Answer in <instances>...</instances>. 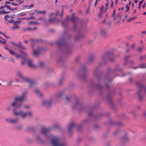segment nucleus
Segmentation results:
<instances>
[{"label": "nucleus", "instance_id": "f257e3e1", "mask_svg": "<svg viewBox=\"0 0 146 146\" xmlns=\"http://www.w3.org/2000/svg\"><path fill=\"white\" fill-rule=\"evenodd\" d=\"M27 98L25 94H23L19 97L15 98V102H13L12 105L13 107H15L16 108L20 107L22 105V102L25 100Z\"/></svg>", "mask_w": 146, "mask_h": 146}, {"label": "nucleus", "instance_id": "f03ea898", "mask_svg": "<svg viewBox=\"0 0 146 146\" xmlns=\"http://www.w3.org/2000/svg\"><path fill=\"white\" fill-rule=\"evenodd\" d=\"M107 58L111 62L113 61L115 58L113 54L111 52L104 54L101 56V60L102 62L105 63Z\"/></svg>", "mask_w": 146, "mask_h": 146}, {"label": "nucleus", "instance_id": "7ed1b4c3", "mask_svg": "<svg viewBox=\"0 0 146 146\" xmlns=\"http://www.w3.org/2000/svg\"><path fill=\"white\" fill-rule=\"evenodd\" d=\"M52 144L53 146H66L65 143L56 137L52 138Z\"/></svg>", "mask_w": 146, "mask_h": 146}, {"label": "nucleus", "instance_id": "20e7f679", "mask_svg": "<svg viewBox=\"0 0 146 146\" xmlns=\"http://www.w3.org/2000/svg\"><path fill=\"white\" fill-rule=\"evenodd\" d=\"M17 74L20 78H22L24 81L29 82L30 83V87H31L32 85H34L35 84V83L31 81L30 79L28 78L24 77H23L21 73L18 71L17 72Z\"/></svg>", "mask_w": 146, "mask_h": 146}, {"label": "nucleus", "instance_id": "39448f33", "mask_svg": "<svg viewBox=\"0 0 146 146\" xmlns=\"http://www.w3.org/2000/svg\"><path fill=\"white\" fill-rule=\"evenodd\" d=\"M19 51L20 52L21 55H17L15 52L13 51L10 50L9 51L10 53L12 54V55L15 56L17 57V58H22L24 60H26L27 58V55L26 53L20 50H19Z\"/></svg>", "mask_w": 146, "mask_h": 146}, {"label": "nucleus", "instance_id": "423d86ee", "mask_svg": "<svg viewBox=\"0 0 146 146\" xmlns=\"http://www.w3.org/2000/svg\"><path fill=\"white\" fill-rule=\"evenodd\" d=\"M136 85L139 88V90L137 92V93L139 94L141 92L143 91L146 92V88L143 86V84L139 82H137Z\"/></svg>", "mask_w": 146, "mask_h": 146}, {"label": "nucleus", "instance_id": "0eeeda50", "mask_svg": "<svg viewBox=\"0 0 146 146\" xmlns=\"http://www.w3.org/2000/svg\"><path fill=\"white\" fill-rule=\"evenodd\" d=\"M43 50V48L42 47H40L39 46L37 48V50H34L33 49V53L34 55L36 56L40 53V51Z\"/></svg>", "mask_w": 146, "mask_h": 146}, {"label": "nucleus", "instance_id": "6e6552de", "mask_svg": "<svg viewBox=\"0 0 146 146\" xmlns=\"http://www.w3.org/2000/svg\"><path fill=\"white\" fill-rule=\"evenodd\" d=\"M78 19V17H75L74 14V13H73L72 15V20L74 23V28L75 29H76L77 27V25L75 24V22L77 21Z\"/></svg>", "mask_w": 146, "mask_h": 146}, {"label": "nucleus", "instance_id": "1a4fd4ad", "mask_svg": "<svg viewBox=\"0 0 146 146\" xmlns=\"http://www.w3.org/2000/svg\"><path fill=\"white\" fill-rule=\"evenodd\" d=\"M51 101H48L46 100L43 101L42 102V105L46 107H49L51 105Z\"/></svg>", "mask_w": 146, "mask_h": 146}, {"label": "nucleus", "instance_id": "9d476101", "mask_svg": "<svg viewBox=\"0 0 146 146\" xmlns=\"http://www.w3.org/2000/svg\"><path fill=\"white\" fill-rule=\"evenodd\" d=\"M20 23V22L19 21H17L14 22L13 23L14 26L12 28V29L15 30L16 29H17L19 28V27L17 25Z\"/></svg>", "mask_w": 146, "mask_h": 146}, {"label": "nucleus", "instance_id": "9b49d317", "mask_svg": "<svg viewBox=\"0 0 146 146\" xmlns=\"http://www.w3.org/2000/svg\"><path fill=\"white\" fill-rule=\"evenodd\" d=\"M15 2H12L11 3V4L12 5L15 6H18L20 4L22 3L23 1L21 0H15Z\"/></svg>", "mask_w": 146, "mask_h": 146}, {"label": "nucleus", "instance_id": "f8f14e48", "mask_svg": "<svg viewBox=\"0 0 146 146\" xmlns=\"http://www.w3.org/2000/svg\"><path fill=\"white\" fill-rule=\"evenodd\" d=\"M56 43L57 44L60 46L62 45H65V39H63L61 40L60 41H58L56 42Z\"/></svg>", "mask_w": 146, "mask_h": 146}, {"label": "nucleus", "instance_id": "ddd939ff", "mask_svg": "<svg viewBox=\"0 0 146 146\" xmlns=\"http://www.w3.org/2000/svg\"><path fill=\"white\" fill-rule=\"evenodd\" d=\"M28 65L31 67L35 68L36 67V66L33 63V61L31 59H29L28 60Z\"/></svg>", "mask_w": 146, "mask_h": 146}, {"label": "nucleus", "instance_id": "4468645a", "mask_svg": "<svg viewBox=\"0 0 146 146\" xmlns=\"http://www.w3.org/2000/svg\"><path fill=\"white\" fill-rule=\"evenodd\" d=\"M19 44H17L16 43L13 42H11V43L12 44H13L17 46L18 47H19V48H22L23 49L25 50L26 48L25 47H23L22 46L21 43L20 42H19Z\"/></svg>", "mask_w": 146, "mask_h": 146}, {"label": "nucleus", "instance_id": "2eb2a0df", "mask_svg": "<svg viewBox=\"0 0 146 146\" xmlns=\"http://www.w3.org/2000/svg\"><path fill=\"white\" fill-rule=\"evenodd\" d=\"M32 114V113L31 111H29L28 112L25 113H22L21 115L22 117L23 118H24L25 117L27 116H31Z\"/></svg>", "mask_w": 146, "mask_h": 146}, {"label": "nucleus", "instance_id": "dca6fc26", "mask_svg": "<svg viewBox=\"0 0 146 146\" xmlns=\"http://www.w3.org/2000/svg\"><path fill=\"white\" fill-rule=\"evenodd\" d=\"M42 133L45 135V136H46L47 133H48L49 132V129L44 128H42Z\"/></svg>", "mask_w": 146, "mask_h": 146}, {"label": "nucleus", "instance_id": "f3484780", "mask_svg": "<svg viewBox=\"0 0 146 146\" xmlns=\"http://www.w3.org/2000/svg\"><path fill=\"white\" fill-rule=\"evenodd\" d=\"M16 109H14L13 110L14 114L15 115H22V113H23L22 111H21L19 112L16 111Z\"/></svg>", "mask_w": 146, "mask_h": 146}, {"label": "nucleus", "instance_id": "a211bd4d", "mask_svg": "<svg viewBox=\"0 0 146 146\" xmlns=\"http://www.w3.org/2000/svg\"><path fill=\"white\" fill-rule=\"evenodd\" d=\"M74 124L73 122L70 123L69 125H68V129L70 131H71L72 129L74 127Z\"/></svg>", "mask_w": 146, "mask_h": 146}, {"label": "nucleus", "instance_id": "6ab92c4d", "mask_svg": "<svg viewBox=\"0 0 146 146\" xmlns=\"http://www.w3.org/2000/svg\"><path fill=\"white\" fill-rule=\"evenodd\" d=\"M31 46L33 48V47L35 45V44L38 42V40H34L33 39H31Z\"/></svg>", "mask_w": 146, "mask_h": 146}, {"label": "nucleus", "instance_id": "aec40b11", "mask_svg": "<svg viewBox=\"0 0 146 146\" xmlns=\"http://www.w3.org/2000/svg\"><path fill=\"white\" fill-rule=\"evenodd\" d=\"M19 120L18 118H16L14 119H11L9 122L11 123H17L19 122Z\"/></svg>", "mask_w": 146, "mask_h": 146}, {"label": "nucleus", "instance_id": "412c9836", "mask_svg": "<svg viewBox=\"0 0 146 146\" xmlns=\"http://www.w3.org/2000/svg\"><path fill=\"white\" fill-rule=\"evenodd\" d=\"M37 29V28L35 27L33 28H28L24 29V31H35Z\"/></svg>", "mask_w": 146, "mask_h": 146}, {"label": "nucleus", "instance_id": "4be33fe9", "mask_svg": "<svg viewBox=\"0 0 146 146\" xmlns=\"http://www.w3.org/2000/svg\"><path fill=\"white\" fill-rule=\"evenodd\" d=\"M62 25L64 27L66 26L68 24V20H66L62 22Z\"/></svg>", "mask_w": 146, "mask_h": 146}, {"label": "nucleus", "instance_id": "5701e85b", "mask_svg": "<svg viewBox=\"0 0 146 146\" xmlns=\"http://www.w3.org/2000/svg\"><path fill=\"white\" fill-rule=\"evenodd\" d=\"M35 92L36 94L38 96L41 97L42 96V94L40 92L39 90L38 89H36L35 90Z\"/></svg>", "mask_w": 146, "mask_h": 146}, {"label": "nucleus", "instance_id": "b1692460", "mask_svg": "<svg viewBox=\"0 0 146 146\" xmlns=\"http://www.w3.org/2000/svg\"><path fill=\"white\" fill-rule=\"evenodd\" d=\"M36 12L37 13H38V14H42L43 15H44L46 13V11H36Z\"/></svg>", "mask_w": 146, "mask_h": 146}, {"label": "nucleus", "instance_id": "393cba45", "mask_svg": "<svg viewBox=\"0 0 146 146\" xmlns=\"http://www.w3.org/2000/svg\"><path fill=\"white\" fill-rule=\"evenodd\" d=\"M9 13V12L5 11L3 10L0 11V15H2V14H5Z\"/></svg>", "mask_w": 146, "mask_h": 146}, {"label": "nucleus", "instance_id": "a878e982", "mask_svg": "<svg viewBox=\"0 0 146 146\" xmlns=\"http://www.w3.org/2000/svg\"><path fill=\"white\" fill-rule=\"evenodd\" d=\"M122 139L124 142H126L127 141L128 139L126 137H123L122 138Z\"/></svg>", "mask_w": 146, "mask_h": 146}, {"label": "nucleus", "instance_id": "bb28decb", "mask_svg": "<svg viewBox=\"0 0 146 146\" xmlns=\"http://www.w3.org/2000/svg\"><path fill=\"white\" fill-rule=\"evenodd\" d=\"M130 57V56H126L124 59L125 61V62L126 63L127 62L128 60V59Z\"/></svg>", "mask_w": 146, "mask_h": 146}, {"label": "nucleus", "instance_id": "cd10ccee", "mask_svg": "<svg viewBox=\"0 0 146 146\" xmlns=\"http://www.w3.org/2000/svg\"><path fill=\"white\" fill-rule=\"evenodd\" d=\"M8 18L10 19V16L8 15H6L4 17L5 19L7 21H8Z\"/></svg>", "mask_w": 146, "mask_h": 146}, {"label": "nucleus", "instance_id": "c85d7f7f", "mask_svg": "<svg viewBox=\"0 0 146 146\" xmlns=\"http://www.w3.org/2000/svg\"><path fill=\"white\" fill-rule=\"evenodd\" d=\"M140 67L142 68H146V65L144 64H142L140 65Z\"/></svg>", "mask_w": 146, "mask_h": 146}, {"label": "nucleus", "instance_id": "c756f323", "mask_svg": "<svg viewBox=\"0 0 146 146\" xmlns=\"http://www.w3.org/2000/svg\"><path fill=\"white\" fill-rule=\"evenodd\" d=\"M55 19H50L48 21L49 22H51V23H53L54 22H55Z\"/></svg>", "mask_w": 146, "mask_h": 146}, {"label": "nucleus", "instance_id": "7c9ffc66", "mask_svg": "<svg viewBox=\"0 0 146 146\" xmlns=\"http://www.w3.org/2000/svg\"><path fill=\"white\" fill-rule=\"evenodd\" d=\"M137 50L140 53H141L142 52V48L140 46H138L137 49Z\"/></svg>", "mask_w": 146, "mask_h": 146}, {"label": "nucleus", "instance_id": "2f4dec72", "mask_svg": "<svg viewBox=\"0 0 146 146\" xmlns=\"http://www.w3.org/2000/svg\"><path fill=\"white\" fill-rule=\"evenodd\" d=\"M79 103L78 102H76V105H74L72 107V109H74L77 106L79 105Z\"/></svg>", "mask_w": 146, "mask_h": 146}, {"label": "nucleus", "instance_id": "473e14b6", "mask_svg": "<svg viewBox=\"0 0 146 146\" xmlns=\"http://www.w3.org/2000/svg\"><path fill=\"white\" fill-rule=\"evenodd\" d=\"M101 33L102 35H104L106 33V31L105 30H102L101 31Z\"/></svg>", "mask_w": 146, "mask_h": 146}, {"label": "nucleus", "instance_id": "72a5a7b5", "mask_svg": "<svg viewBox=\"0 0 146 146\" xmlns=\"http://www.w3.org/2000/svg\"><path fill=\"white\" fill-rule=\"evenodd\" d=\"M4 6V8L5 7H6L7 8V9H9L10 10H12V9L11 8L10 6H9L8 5H5Z\"/></svg>", "mask_w": 146, "mask_h": 146}, {"label": "nucleus", "instance_id": "f704fd0d", "mask_svg": "<svg viewBox=\"0 0 146 146\" xmlns=\"http://www.w3.org/2000/svg\"><path fill=\"white\" fill-rule=\"evenodd\" d=\"M39 64L40 66L41 67H43V66H44V63L42 62H40Z\"/></svg>", "mask_w": 146, "mask_h": 146}, {"label": "nucleus", "instance_id": "c9c22d12", "mask_svg": "<svg viewBox=\"0 0 146 146\" xmlns=\"http://www.w3.org/2000/svg\"><path fill=\"white\" fill-rule=\"evenodd\" d=\"M125 8L127 9V10L126 11V12L128 11L129 8L128 5H126Z\"/></svg>", "mask_w": 146, "mask_h": 146}, {"label": "nucleus", "instance_id": "e433bc0d", "mask_svg": "<svg viewBox=\"0 0 146 146\" xmlns=\"http://www.w3.org/2000/svg\"><path fill=\"white\" fill-rule=\"evenodd\" d=\"M13 82L12 81H11L10 82H8L7 83V84L8 86H10L11 85V84Z\"/></svg>", "mask_w": 146, "mask_h": 146}, {"label": "nucleus", "instance_id": "4c0bfd02", "mask_svg": "<svg viewBox=\"0 0 146 146\" xmlns=\"http://www.w3.org/2000/svg\"><path fill=\"white\" fill-rule=\"evenodd\" d=\"M94 59V58L93 57H90L89 59V61L90 62H91Z\"/></svg>", "mask_w": 146, "mask_h": 146}, {"label": "nucleus", "instance_id": "58836bf2", "mask_svg": "<svg viewBox=\"0 0 146 146\" xmlns=\"http://www.w3.org/2000/svg\"><path fill=\"white\" fill-rule=\"evenodd\" d=\"M0 41L3 44H5L6 43V40H4L3 41H2L0 40Z\"/></svg>", "mask_w": 146, "mask_h": 146}, {"label": "nucleus", "instance_id": "ea45409f", "mask_svg": "<svg viewBox=\"0 0 146 146\" xmlns=\"http://www.w3.org/2000/svg\"><path fill=\"white\" fill-rule=\"evenodd\" d=\"M8 21L9 23H14V22H15V21H14V20L13 19H11L10 20H8Z\"/></svg>", "mask_w": 146, "mask_h": 146}, {"label": "nucleus", "instance_id": "a19ab883", "mask_svg": "<svg viewBox=\"0 0 146 146\" xmlns=\"http://www.w3.org/2000/svg\"><path fill=\"white\" fill-rule=\"evenodd\" d=\"M34 5L33 4H31L29 6V9H31V7H33Z\"/></svg>", "mask_w": 146, "mask_h": 146}, {"label": "nucleus", "instance_id": "79ce46f5", "mask_svg": "<svg viewBox=\"0 0 146 146\" xmlns=\"http://www.w3.org/2000/svg\"><path fill=\"white\" fill-rule=\"evenodd\" d=\"M66 99L67 101L69 102L70 100V98L69 97H67L66 98Z\"/></svg>", "mask_w": 146, "mask_h": 146}, {"label": "nucleus", "instance_id": "37998d69", "mask_svg": "<svg viewBox=\"0 0 146 146\" xmlns=\"http://www.w3.org/2000/svg\"><path fill=\"white\" fill-rule=\"evenodd\" d=\"M102 12H100L99 14V17H100L101 18H102Z\"/></svg>", "mask_w": 146, "mask_h": 146}, {"label": "nucleus", "instance_id": "c03bdc74", "mask_svg": "<svg viewBox=\"0 0 146 146\" xmlns=\"http://www.w3.org/2000/svg\"><path fill=\"white\" fill-rule=\"evenodd\" d=\"M135 46V44H132L131 47L132 48H133Z\"/></svg>", "mask_w": 146, "mask_h": 146}, {"label": "nucleus", "instance_id": "a18cd8bd", "mask_svg": "<svg viewBox=\"0 0 146 146\" xmlns=\"http://www.w3.org/2000/svg\"><path fill=\"white\" fill-rule=\"evenodd\" d=\"M62 93H60L59 94H58V97H60L62 96Z\"/></svg>", "mask_w": 146, "mask_h": 146}, {"label": "nucleus", "instance_id": "49530a36", "mask_svg": "<svg viewBox=\"0 0 146 146\" xmlns=\"http://www.w3.org/2000/svg\"><path fill=\"white\" fill-rule=\"evenodd\" d=\"M139 99L140 101L142 99V97L141 96H139Z\"/></svg>", "mask_w": 146, "mask_h": 146}, {"label": "nucleus", "instance_id": "de8ad7c7", "mask_svg": "<svg viewBox=\"0 0 146 146\" xmlns=\"http://www.w3.org/2000/svg\"><path fill=\"white\" fill-rule=\"evenodd\" d=\"M26 15V14L25 13L23 14L22 13H21L20 14V15L21 16H25V15Z\"/></svg>", "mask_w": 146, "mask_h": 146}, {"label": "nucleus", "instance_id": "09e8293b", "mask_svg": "<svg viewBox=\"0 0 146 146\" xmlns=\"http://www.w3.org/2000/svg\"><path fill=\"white\" fill-rule=\"evenodd\" d=\"M143 115L145 117H146V111L144 113Z\"/></svg>", "mask_w": 146, "mask_h": 146}, {"label": "nucleus", "instance_id": "8fccbe9b", "mask_svg": "<svg viewBox=\"0 0 146 146\" xmlns=\"http://www.w3.org/2000/svg\"><path fill=\"white\" fill-rule=\"evenodd\" d=\"M9 61H11L13 62H14V60L12 58H11Z\"/></svg>", "mask_w": 146, "mask_h": 146}, {"label": "nucleus", "instance_id": "3c124183", "mask_svg": "<svg viewBox=\"0 0 146 146\" xmlns=\"http://www.w3.org/2000/svg\"><path fill=\"white\" fill-rule=\"evenodd\" d=\"M43 19H44V18L43 17H42L38 18L37 19V20H42Z\"/></svg>", "mask_w": 146, "mask_h": 146}, {"label": "nucleus", "instance_id": "603ef678", "mask_svg": "<svg viewBox=\"0 0 146 146\" xmlns=\"http://www.w3.org/2000/svg\"><path fill=\"white\" fill-rule=\"evenodd\" d=\"M21 126H19L17 127V128L18 129H21Z\"/></svg>", "mask_w": 146, "mask_h": 146}, {"label": "nucleus", "instance_id": "864d4df0", "mask_svg": "<svg viewBox=\"0 0 146 146\" xmlns=\"http://www.w3.org/2000/svg\"><path fill=\"white\" fill-rule=\"evenodd\" d=\"M10 3V1H6L5 2V3L6 4H9V3Z\"/></svg>", "mask_w": 146, "mask_h": 146}, {"label": "nucleus", "instance_id": "5fc2aeb1", "mask_svg": "<svg viewBox=\"0 0 146 146\" xmlns=\"http://www.w3.org/2000/svg\"><path fill=\"white\" fill-rule=\"evenodd\" d=\"M4 8V6H1L0 7V10L3 9Z\"/></svg>", "mask_w": 146, "mask_h": 146}, {"label": "nucleus", "instance_id": "6e6d98bb", "mask_svg": "<svg viewBox=\"0 0 146 146\" xmlns=\"http://www.w3.org/2000/svg\"><path fill=\"white\" fill-rule=\"evenodd\" d=\"M98 1V0H96V1L95 2V4H94V6L96 7V4H97V1Z\"/></svg>", "mask_w": 146, "mask_h": 146}, {"label": "nucleus", "instance_id": "4d7b16f0", "mask_svg": "<svg viewBox=\"0 0 146 146\" xmlns=\"http://www.w3.org/2000/svg\"><path fill=\"white\" fill-rule=\"evenodd\" d=\"M59 11H57L56 12V15L57 16L58 15L59 13Z\"/></svg>", "mask_w": 146, "mask_h": 146}, {"label": "nucleus", "instance_id": "13d9d810", "mask_svg": "<svg viewBox=\"0 0 146 146\" xmlns=\"http://www.w3.org/2000/svg\"><path fill=\"white\" fill-rule=\"evenodd\" d=\"M113 1H112L111 2V7L112 8L113 6Z\"/></svg>", "mask_w": 146, "mask_h": 146}, {"label": "nucleus", "instance_id": "bf43d9fd", "mask_svg": "<svg viewBox=\"0 0 146 146\" xmlns=\"http://www.w3.org/2000/svg\"><path fill=\"white\" fill-rule=\"evenodd\" d=\"M54 13H52L50 14L49 15L50 16H52V15H54Z\"/></svg>", "mask_w": 146, "mask_h": 146}, {"label": "nucleus", "instance_id": "052dcab7", "mask_svg": "<svg viewBox=\"0 0 146 146\" xmlns=\"http://www.w3.org/2000/svg\"><path fill=\"white\" fill-rule=\"evenodd\" d=\"M143 56H141L140 57V59L141 60H142L143 59Z\"/></svg>", "mask_w": 146, "mask_h": 146}, {"label": "nucleus", "instance_id": "680f3d73", "mask_svg": "<svg viewBox=\"0 0 146 146\" xmlns=\"http://www.w3.org/2000/svg\"><path fill=\"white\" fill-rule=\"evenodd\" d=\"M143 1V0H142L141 1H140L139 4H141L142 3Z\"/></svg>", "mask_w": 146, "mask_h": 146}, {"label": "nucleus", "instance_id": "e2e57ef3", "mask_svg": "<svg viewBox=\"0 0 146 146\" xmlns=\"http://www.w3.org/2000/svg\"><path fill=\"white\" fill-rule=\"evenodd\" d=\"M24 107L26 108H29V107L28 106H25Z\"/></svg>", "mask_w": 146, "mask_h": 146}, {"label": "nucleus", "instance_id": "0e129e2a", "mask_svg": "<svg viewBox=\"0 0 146 146\" xmlns=\"http://www.w3.org/2000/svg\"><path fill=\"white\" fill-rule=\"evenodd\" d=\"M5 49H6V50H8L9 51V50H10V49H9L8 48H7V47H5Z\"/></svg>", "mask_w": 146, "mask_h": 146}, {"label": "nucleus", "instance_id": "69168bd1", "mask_svg": "<svg viewBox=\"0 0 146 146\" xmlns=\"http://www.w3.org/2000/svg\"><path fill=\"white\" fill-rule=\"evenodd\" d=\"M105 85L107 88H109L108 86V84H106Z\"/></svg>", "mask_w": 146, "mask_h": 146}, {"label": "nucleus", "instance_id": "338daca9", "mask_svg": "<svg viewBox=\"0 0 146 146\" xmlns=\"http://www.w3.org/2000/svg\"><path fill=\"white\" fill-rule=\"evenodd\" d=\"M145 3L143 6V9H144L145 8Z\"/></svg>", "mask_w": 146, "mask_h": 146}, {"label": "nucleus", "instance_id": "774afa93", "mask_svg": "<svg viewBox=\"0 0 146 146\" xmlns=\"http://www.w3.org/2000/svg\"><path fill=\"white\" fill-rule=\"evenodd\" d=\"M36 139L37 140H39L40 139V137L39 136H37L36 137Z\"/></svg>", "mask_w": 146, "mask_h": 146}]
</instances>
